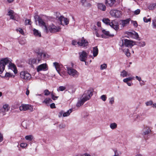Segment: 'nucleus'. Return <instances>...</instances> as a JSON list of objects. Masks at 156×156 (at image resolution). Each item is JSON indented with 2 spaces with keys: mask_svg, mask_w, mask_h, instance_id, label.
Here are the masks:
<instances>
[{
  "mask_svg": "<svg viewBox=\"0 0 156 156\" xmlns=\"http://www.w3.org/2000/svg\"><path fill=\"white\" fill-rule=\"evenodd\" d=\"M92 95L93 92L91 90L85 91L81 98L76 103V106L79 107L83 105L85 101L89 100Z\"/></svg>",
  "mask_w": 156,
  "mask_h": 156,
  "instance_id": "obj_1",
  "label": "nucleus"
},
{
  "mask_svg": "<svg viewBox=\"0 0 156 156\" xmlns=\"http://www.w3.org/2000/svg\"><path fill=\"white\" fill-rule=\"evenodd\" d=\"M8 63L9 64V67L14 69L16 68V66L14 64L12 63L10 59L8 58H5L2 59L0 61V74H2L4 71L5 65Z\"/></svg>",
  "mask_w": 156,
  "mask_h": 156,
  "instance_id": "obj_2",
  "label": "nucleus"
},
{
  "mask_svg": "<svg viewBox=\"0 0 156 156\" xmlns=\"http://www.w3.org/2000/svg\"><path fill=\"white\" fill-rule=\"evenodd\" d=\"M46 54L44 53L40 52L37 54V58H30L28 61V63L32 66L33 65H37L43 58L46 57Z\"/></svg>",
  "mask_w": 156,
  "mask_h": 156,
  "instance_id": "obj_3",
  "label": "nucleus"
},
{
  "mask_svg": "<svg viewBox=\"0 0 156 156\" xmlns=\"http://www.w3.org/2000/svg\"><path fill=\"white\" fill-rule=\"evenodd\" d=\"M119 44L121 47H122L124 46H125L126 47L131 48L135 44L134 42L131 40L128 39H124L122 40L120 42Z\"/></svg>",
  "mask_w": 156,
  "mask_h": 156,
  "instance_id": "obj_4",
  "label": "nucleus"
},
{
  "mask_svg": "<svg viewBox=\"0 0 156 156\" xmlns=\"http://www.w3.org/2000/svg\"><path fill=\"white\" fill-rule=\"evenodd\" d=\"M20 76L21 78L26 80H30L31 78V75L27 72L25 71L20 72Z\"/></svg>",
  "mask_w": 156,
  "mask_h": 156,
  "instance_id": "obj_5",
  "label": "nucleus"
},
{
  "mask_svg": "<svg viewBox=\"0 0 156 156\" xmlns=\"http://www.w3.org/2000/svg\"><path fill=\"white\" fill-rule=\"evenodd\" d=\"M49 30L51 33H55L59 32L61 28L59 27H56L53 24H52L48 28Z\"/></svg>",
  "mask_w": 156,
  "mask_h": 156,
  "instance_id": "obj_6",
  "label": "nucleus"
},
{
  "mask_svg": "<svg viewBox=\"0 0 156 156\" xmlns=\"http://www.w3.org/2000/svg\"><path fill=\"white\" fill-rule=\"evenodd\" d=\"M67 72L71 76L74 77H77L79 74L78 72L75 69L67 67Z\"/></svg>",
  "mask_w": 156,
  "mask_h": 156,
  "instance_id": "obj_7",
  "label": "nucleus"
},
{
  "mask_svg": "<svg viewBox=\"0 0 156 156\" xmlns=\"http://www.w3.org/2000/svg\"><path fill=\"white\" fill-rule=\"evenodd\" d=\"M19 108L21 111H25L28 110H29L31 111L33 110L32 106L28 104H23Z\"/></svg>",
  "mask_w": 156,
  "mask_h": 156,
  "instance_id": "obj_8",
  "label": "nucleus"
},
{
  "mask_svg": "<svg viewBox=\"0 0 156 156\" xmlns=\"http://www.w3.org/2000/svg\"><path fill=\"white\" fill-rule=\"evenodd\" d=\"M58 20L60 22V24L63 25H67L69 23V20L67 18L64 17L63 16H61L58 17Z\"/></svg>",
  "mask_w": 156,
  "mask_h": 156,
  "instance_id": "obj_9",
  "label": "nucleus"
},
{
  "mask_svg": "<svg viewBox=\"0 0 156 156\" xmlns=\"http://www.w3.org/2000/svg\"><path fill=\"white\" fill-rule=\"evenodd\" d=\"M37 21L38 22L40 26L44 27V29L47 32H49V30L45 23L44 22L42 19L39 17H38Z\"/></svg>",
  "mask_w": 156,
  "mask_h": 156,
  "instance_id": "obj_10",
  "label": "nucleus"
},
{
  "mask_svg": "<svg viewBox=\"0 0 156 156\" xmlns=\"http://www.w3.org/2000/svg\"><path fill=\"white\" fill-rule=\"evenodd\" d=\"M79 59L82 62H85L86 60L87 54V53L84 51H83L82 52L79 53Z\"/></svg>",
  "mask_w": 156,
  "mask_h": 156,
  "instance_id": "obj_11",
  "label": "nucleus"
},
{
  "mask_svg": "<svg viewBox=\"0 0 156 156\" xmlns=\"http://www.w3.org/2000/svg\"><path fill=\"white\" fill-rule=\"evenodd\" d=\"M110 14L113 16L115 17L119 18L121 16V12L116 10H111L110 12Z\"/></svg>",
  "mask_w": 156,
  "mask_h": 156,
  "instance_id": "obj_12",
  "label": "nucleus"
},
{
  "mask_svg": "<svg viewBox=\"0 0 156 156\" xmlns=\"http://www.w3.org/2000/svg\"><path fill=\"white\" fill-rule=\"evenodd\" d=\"M109 25L115 30H117L119 29L118 23L115 20H112Z\"/></svg>",
  "mask_w": 156,
  "mask_h": 156,
  "instance_id": "obj_13",
  "label": "nucleus"
},
{
  "mask_svg": "<svg viewBox=\"0 0 156 156\" xmlns=\"http://www.w3.org/2000/svg\"><path fill=\"white\" fill-rule=\"evenodd\" d=\"M48 69V66L46 64H42L38 66L37 68V72L42 71H46Z\"/></svg>",
  "mask_w": 156,
  "mask_h": 156,
  "instance_id": "obj_14",
  "label": "nucleus"
},
{
  "mask_svg": "<svg viewBox=\"0 0 156 156\" xmlns=\"http://www.w3.org/2000/svg\"><path fill=\"white\" fill-rule=\"evenodd\" d=\"M77 44L79 46L86 47L88 45V43L87 40L84 39L83 37L82 39L78 41Z\"/></svg>",
  "mask_w": 156,
  "mask_h": 156,
  "instance_id": "obj_15",
  "label": "nucleus"
},
{
  "mask_svg": "<svg viewBox=\"0 0 156 156\" xmlns=\"http://www.w3.org/2000/svg\"><path fill=\"white\" fill-rule=\"evenodd\" d=\"M151 132L150 128L147 126H144L142 130V135H147Z\"/></svg>",
  "mask_w": 156,
  "mask_h": 156,
  "instance_id": "obj_16",
  "label": "nucleus"
},
{
  "mask_svg": "<svg viewBox=\"0 0 156 156\" xmlns=\"http://www.w3.org/2000/svg\"><path fill=\"white\" fill-rule=\"evenodd\" d=\"M130 20L129 19H128L125 20H122L121 21L120 24L121 25V27H123L125 26H127L128 24L129 23Z\"/></svg>",
  "mask_w": 156,
  "mask_h": 156,
  "instance_id": "obj_17",
  "label": "nucleus"
},
{
  "mask_svg": "<svg viewBox=\"0 0 156 156\" xmlns=\"http://www.w3.org/2000/svg\"><path fill=\"white\" fill-rule=\"evenodd\" d=\"M7 15L10 16V18L11 19H12L14 20H16V16L17 15L16 14H14V11L12 10H10L8 12Z\"/></svg>",
  "mask_w": 156,
  "mask_h": 156,
  "instance_id": "obj_18",
  "label": "nucleus"
},
{
  "mask_svg": "<svg viewBox=\"0 0 156 156\" xmlns=\"http://www.w3.org/2000/svg\"><path fill=\"white\" fill-rule=\"evenodd\" d=\"M98 8L102 11H105L106 10V7L102 3H98Z\"/></svg>",
  "mask_w": 156,
  "mask_h": 156,
  "instance_id": "obj_19",
  "label": "nucleus"
},
{
  "mask_svg": "<svg viewBox=\"0 0 156 156\" xmlns=\"http://www.w3.org/2000/svg\"><path fill=\"white\" fill-rule=\"evenodd\" d=\"M115 0H106L105 4L107 6L112 7L115 2Z\"/></svg>",
  "mask_w": 156,
  "mask_h": 156,
  "instance_id": "obj_20",
  "label": "nucleus"
},
{
  "mask_svg": "<svg viewBox=\"0 0 156 156\" xmlns=\"http://www.w3.org/2000/svg\"><path fill=\"white\" fill-rule=\"evenodd\" d=\"M81 3L85 7H90L91 6V4L86 0H81Z\"/></svg>",
  "mask_w": 156,
  "mask_h": 156,
  "instance_id": "obj_21",
  "label": "nucleus"
},
{
  "mask_svg": "<svg viewBox=\"0 0 156 156\" xmlns=\"http://www.w3.org/2000/svg\"><path fill=\"white\" fill-rule=\"evenodd\" d=\"M34 34L36 37H40L41 36V32L38 30L34 29L33 30Z\"/></svg>",
  "mask_w": 156,
  "mask_h": 156,
  "instance_id": "obj_22",
  "label": "nucleus"
},
{
  "mask_svg": "<svg viewBox=\"0 0 156 156\" xmlns=\"http://www.w3.org/2000/svg\"><path fill=\"white\" fill-rule=\"evenodd\" d=\"M98 52V50L97 47L96 46L93 47V54L94 57H96L97 55Z\"/></svg>",
  "mask_w": 156,
  "mask_h": 156,
  "instance_id": "obj_23",
  "label": "nucleus"
},
{
  "mask_svg": "<svg viewBox=\"0 0 156 156\" xmlns=\"http://www.w3.org/2000/svg\"><path fill=\"white\" fill-rule=\"evenodd\" d=\"M102 32L105 35L108 37H112L114 36V35L113 34H110L108 31L103 30H102Z\"/></svg>",
  "mask_w": 156,
  "mask_h": 156,
  "instance_id": "obj_24",
  "label": "nucleus"
},
{
  "mask_svg": "<svg viewBox=\"0 0 156 156\" xmlns=\"http://www.w3.org/2000/svg\"><path fill=\"white\" fill-rule=\"evenodd\" d=\"M120 76H121L124 77L129 76V75L128 74V73L125 70H123L121 72Z\"/></svg>",
  "mask_w": 156,
  "mask_h": 156,
  "instance_id": "obj_25",
  "label": "nucleus"
},
{
  "mask_svg": "<svg viewBox=\"0 0 156 156\" xmlns=\"http://www.w3.org/2000/svg\"><path fill=\"white\" fill-rule=\"evenodd\" d=\"M102 21L106 24L109 25L111 22L108 18H106L103 19Z\"/></svg>",
  "mask_w": 156,
  "mask_h": 156,
  "instance_id": "obj_26",
  "label": "nucleus"
},
{
  "mask_svg": "<svg viewBox=\"0 0 156 156\" xmlns=\"http://www.w3.org/2000/svg\"><path fill=\"white\" fill-rule=\"evenodd\" d=\"M72 109H69L66 112H64L63 113V117H66L69 116L70 115V113L72 112Z\"/></svg>",
  "mask_w": 156,
  "mask_h": 156,
  "instance_id": "obj_27",
  "label": "nucleus"
},
{
  "mask_svg": "<svg viewBox=\"0 0 156 156\" xmlns=\"http://www.w3.org/2000/svg\"><path fill=\"white\" fill-rule=\"evenodd\" d=\"M113 151L114 152V154L118 156L121 155L122 154L121 152L117 150L116 149H113Z\"/></svg>",
  "mask_w": 156,
  "mask_h": 156,
  "instance_id": "obj_28",
  "label": "nucleus"
},
{
  "mask_svg": "<svg viewBox=\"0 0 156 156\" xmlns=\"http://www.w3.org/2000/svg\"><path fill=\"white\" fill-rule=\"evenodd\" d=\"M110 127L112 129H114L117 128V124L115 123H111L110 125Z\"/></svg>",
  "mask_w": 156,
  "mask_h": 156,
  "instance_id": "obj_29",
  "label": "nucleus"
},
{
  "mask_svg": "<svg viewBox=\"0 0 156 156\" xmlns=\"http://www.w3.org/2000/svg\"><path fill=\"white\" fill-rule=\"evenodd\" d=\"M156 8V4L154 3L151 4L148 7V8L150 10H152Z\"/></svg>",
  "mask_w": 156,
  "mask_h": 156,
  "instance_id": "obj_30",
  "label": "nucleus"
},
{
  "mask_svg": "<svg viewBox=\"0 0 156 156\" xmlns=\"http://www.w3.org/2000/svg\"><path fill=\"white\" fill-rule=\"evenodd\" d=\"M52 100L49 98H46L44 101L43 102V103H44L46 104H49L52 102Z\"/></svg>",
  "mask_w": 156,
  "mask_h": 156,
  "instance_id": "obj_31",
  "label": "nucleus"
},
{
  "mask_svg": "<svg viewBox=\"0 0 156 156\" xmlns=\"http://www.w3.org/2000/svg\"><path fill=\"white\" fill-rule=\"evenodd\" d=\"M53 65L54 66H55V68L56 70L58 72L59 70V65L58 64V63L56 62H55L53 63Z\"/></svg>",
  "mask_w": 156,
  "mask_h": 156,
  "instance_id": "obj_32",
  "label": "nucleus"
},
{
  "mask_svg": "<svg viewBox=\"0 0 156 156\" xmlns=\"http://www.w3.org/2000/svg\"><path fill=\"white\" fill-rule=\"evenodd\" d=\"M109 100V103L111 105H112L114 103L115 98L114 97L110 98H108Z\"/></svg>",
  "mask_w": 156,
  "mask_h": 156,
  "instance_id": "obj_33",
  "label": "nucleus"
},
{
  "mask_svg": "<svg viewBox=\"0 0 156 156\" xmlns=\"http://www.w3.org/2000/svg\"><path fill=\"white\" fill-rule=\"evenodd\" d=\"M66 89V87L65 86H60L57 89L58 91H62Z\"/></svg>",
  "mask_w": 156,
  "mask_h": 156,
  "instance_id": "obj_34",
  "label": "nucleus"
},
{
  "mask_svg": "<svg viewBox=\"0 0 156 156\" xmlns=\"http://www.w3.org/2000/svg\"><path fill=\"white\" fill-rule=\"evenodd\" d=\"M25 139L28 140H31L33 138V136L32 135L27 136L25 137Z\"/></svg>",
  "mask_w": 156,
  "mask_h": 156,
  "instance_id": "obj_35",
  "label": "nucleus"
},
{
  "mask_svg": "<svg viewBox=\"0 0 156 156\" xmlns=\"http://www.w3.org/2000/svg\"><path fill=\"white\" fill-rule=\"evenodd\" d=\"M2 108L7 112L10 109V107H9V105L8 104H5L4 105Z\"/></svg>",
  "mask_w": 156,
  "mask_h": 156,
  "instance_id": "obj_36",
  "label": "nucleus"
},
{
  "mask_svg": "<svg viewBox=\"0 0 156 156\" xmlns=\"http://www.w3.org/2000/svg\"><path fill=\"white\" fill-rule=\"evenodd\" d=\"M125 52V55L129 57L130 56V53L129 51V50L128 49H125L123 51Z\"/></svg>",
  "mask_w": 156,
  "mask_h": 156,
  "instance_id": "obj_37",
  "label": "nucleus"
},
{
  "mask_svg": "<svg viewBox=\"0 0 156 156\" xmlns=\"http://www.w3.org/2000/svg\"><path fill=\"white\" fill-rule=\"evenodd\" d=\"M17 31H19L21 34L23 35H24V32L23 30L21 28H19L16 30Z\"/></svg>",
  "mask_w": 156,
  "mask_h": 156,
  "instance_id": "obj_38",
  "label": "nucleus"
},
{
  "mask_svg": "<svg viewBox=\"0 0 156 156\" xmlns=\"http://www.w3.org/2000/svg\"><path fill=\"white\" fill-rule=\"evenodd\" d=\"M153 102L152 101H149L145 103V105L147 106H149L153 104Z\"/></svg>",
  "mask_w": 156,
  "mask_h": 156,
  "instance_id": "obj_39",
  "label": "nucleus"
},
{
  "mask_svg": "<svg viewBox=\"0 0 156 156\" xmlns=\"http://www.w3.org/2000/svg\"><path fill=\"white\" fill-rule=\"evenodd\" d=\"M101 99L104 101H105L107 99V97L105 95H103L101 96Z\"/></svg>",
  "mask_w": 156,
  "mask_h": 156,
  "instance_id": "obj_40",
  "label": "nucleus"
},
{
  "mask_svg": "<svg viewBox=\"0 0 156 156\" xmlns=\"http://www.w3.org/2000/svg\"><path fill=\"white\" fill-rule=\"evenodd\" d=\"M44 95L45 96L51 94L50 92L48 90L46 89L44 91Z\"/></svg>",
  "mask_w": 156,
  "mask_h": 156,
  "instance_id": "obj_41",
  "label": "nucleus"
},
{
  "mask_svg": "<svg viewBox=\"0 0 156 156\" xmlns=\"http://www.w3.org/2000/svg\"><path fill=\"white\" fill-rule=\"evenodd\" d=\"M107 67V64H103L101 66V69L103 70L105 69Z\"/></svg>",
  "mask_w": 156,
  "mask_h": 156,
  "instance_id": "obj_42",
  "label": "nucleus"
},
{
  "mask_svg": "<svg viewBox=\"0 0 156 156\" xmlns=\"http://www.w3.org/2000/svg\"><path fill=\"white\" fill-rule=\"evenodd\" d=\"M31 22L30 20L27 19L25 21V24L26 25H31Z\"/></svg>",
  "mask_w": 156,
  "mask_h": 156,
  "instance_id": "obj_43",
  "label": "nucleus"
},
{
  "mask_svg": "<svg viewBox=\"0 0 156 156\" xmlns=\"http://www.w3.org/2000/svg\"><path fill=\"white\" fill-rule=\"evenodd\" d=\"M144 21L146 23H147L148 22H151V18L147 19L146 17H144L143 18Z\"/></svg>",
  "mask_w": 156,
  "mask_h": 156,
  "instance_id": "obj_44",
  "label": "nucleus"
},
{
  "mask_svg": "<svg viewBox=\"0 0 156 156\" xmlns=\"http://www.w3.org/2000/svg\"><path fill=\"white\" fill-rule=\"evenodd\" d=\"M27 145V144L26 143H21L20 144V146L23 148H25L26 147Z\"/></svg>",
  "mask_w": 156,
  "mask_h": 156,
  "instance_id": "obj_45",
  "label": "nucleus"
},
{
  "mask_svg": "<svg viewBox=\"0 0 156 156\" xmlns=\"http://www.w3.org/2000/svg\"><path fill=\"white\" fill-rule=\"evenodd\" d=\"M51 98L53 100H55L57 99L58 97L55 96L53 94V93H52L51 94Z\"/></svg>",
  "mask_w": 156,
  "mask_h": 156,
  "instance_id": "obj_46",
  "label": "nucleus"
},
{
  "mask_svg": "<svg viewBox=\"0 0 156 156\" xmlns=\"http://www.w3.org/2000/svg\"><path fill=\"white\" fill-rule=\"evenodd\" d=\"M146 44L144 42H140L139 43L138 45L141 47H143Z\"/></svg>",
  "mask_w": 156,
  "mask_h": 156,
  "instance_id": "obj_47",
  "label": "nucleus"
},
{
  "mask_svg": "<svg viewBox=\"0 0 156 156\" xmlns=\"http://www.w3.org/2000/svg\"><path fill=\"white\" fill-rule=\"evenodd\" d=\"M152 25L154 28H156V20H153Z\"/></svg>",
  "mask_w": 156,
  "mask_h": 156,
  "instance_id": "obj_48",
  "label": "nucleus"
},
{
  "mask_svg": "<svg viewBox=\"0 0 156 156\" xmlns=\"http://www.w3.org/2000/svg\"><path fill=\"white\" fill-rule=\"evenodd\" d=\"M7 111H5V110L3 108H2L0 109V112L3 113V115H5V113Z\"/></svg>",
  "mask_w": 156,
  "mask_h": 156,
  "instance_id": "obj_49",
  "label": "nucleus"
},
{
  "mask_svg": "<svg viewBox=\"0 0 156 156\" xmlns=\"http://www.w3.org/2000/svg\"><path fill=\"white\" fill-rule=\"evenodd\" d=\"M66 127V125L64 124H60L59 126V127L60 129L64 128Z\"/></svg>",
  "mask_w": 156,
  "mask_h": 156,
  "instance_id": "obj_50",
  "label": "nucleus"
},
{
  "mask_svg": "<svg viewBox=\"0 0 156 156\" xmlns=\"http://www.w3.org/2000/svg\"><path fill=\"white\" fill-rule=\"evenodd\" d=\"M140 9H138L137 10H136L134 12V13L136 15H138L140 13Z\"/></svg>",
  "mask_w": 156,
  "mask_h": 156,
  "instance_id": "obj_51",
  "label": "nucleus"
},
{
  "mask_svg": "<svg viewBox=\"0 0 156 156\" xmlns=\"http://www.w3.org/2000/svg\"><path fill=\"white\" fill-rule=\"evenodd\" d=\"M132 23L133 24L134 26L135 27H137V24L136 21H132Z\"/></svg>",
  "mask_w": 156,
  "mask_h": 156,
  "instance_id": "obj_52",
  "label": "nucleus"
},
{
  "mask_svg": "<svg viewBox=\"0 0 156 156\" xmlns=\"http://www.w3.org/2000/svg\"><path fill=\"white\" fill-rule=\"evenodd\" d=\"M50 107L52 108H55V104L54 103H52L50 105Z\"/></svg>",
  "mask_w": 156,
  "mask_h": 156,
  "instance_id": "obj_53",
  "label": "nucleus"
},
{
  "mask_svg": "<svg viewBox=\"0 0 156 156\" xmlns=\"http://www.w3.org/2000/svg\"><path fill=\"white\" fill-rule=\"evenodd\" d=\"M3 140V137L2 134L0 133V142L2 141Z\"/></svg>",
  "mask_w": 156,
  "mask_h": 156,
  "instance_id": "obj_54",
  "label": "nucleus"
},
{
  "mask_svg": "<svg viewBox=\"0 0 156 156\" xmlns=\"http://www.w3.org/2000/svg\"><path fill=\"white\" fill-rule=\"evenodd\" d=\"M140 115L142 116L146 117V113L143 112L140 113Z\"/></svg>",
  "mask_w": 156,
  "mask_h": 156,
  "instance_id": "obj_55",
  "label": "nucleus"
},
{
  "mask_svg": "<svg viewBox=\"0 0 156 156\" xmlns=\"http://www.w3.org/2000/svg\"><path fill=\"white\" fill-rule=\"evenodd\" d=\"M127 80H128V81H131L133 79L134 77H129L128 78H126Z\"/></svg>",
  "mask_w": 156,
  "mask_h": 156,
  "instance_id": "obj_56",
  "label": "nucleus"
},
{
  "mask_svg": "<svg viewBox=\"0 0 156 156\" xmlns=\"http://www.w3.org/2000/svg\"><path fill=\"white\" fill-rule=\"evenodd\" d=\"M136 79L137 80H138L139 81H140L141 80V77H139L138 76H136Z\"/></svg>",
  "mask_w": 156,
  "mask_h": 156,
  "instance_id": "obj_57",
  "label": "nucleus"
},
{
  "mask_svg": "<svg viewBox=\"0 0 156 156\" xmlns=\"http://www.w3.org/2000/svg\"><path fill=\"white\" fill-rule=\"evenodd\" d=\"M63 112L62 111L60 112L58 115L59 117H61L62 116V115L63 114Z\"/></svg>",
  "mask_w": 156,
  "mask_h": 156,
  "instance_id": "obj_58",
  "label": "nucleus"
},
{
  "mask_svg": "<svg viewBox=\"0 0 156 156\" xmlns=\"http://www.w3.org/2000/svg\"><path fill=\"white\" fill-rule=\"evenodd\" d=\"M77 43L76 42V41H74V40L72 41V44L73 45H76V44Z\"/></svg>",
  "mask_w": 156,
  "mask_h": 156,
  "instance_id": "obj_59",
  "label": "nucleus"
},
{
  "mask_svg": "<svg viewBox=\"0 0 156 156\" xmlns=\"http://www.w3.org/2000/svg\"><path fill=\"white\" fill-rule=\"evenodd\" d=\"M10 76V74L9 73H6L5 75V77H9Z\"/></svg>",
  "mask_w": 156,
  "mask_h": 156,
  "instance_id": "obj_60",
  "label": "nucleus"
},
{
  "mask_svg": "<svg viewBox=\"0 0 156 156\" xmlns=\"http://www.w3.org/2000/svg\"><path fill=\"white\" fill-rule=\"evenodd\" d=\"M135 119H140V116L138 115H137L135 116Z\"/></svg>",
  "mask_w": 156,
  "mask_h": 156,
  "instance_id": "obj_61",
  "label": "nucleus"
},
{
  "mask_svg": "<svg viewBox=\"0 0 156 156\" xmlns=\"http://www.w3.org/2000/svg\"><path fill=\"white\" fill-rule=\"evenodd\" d=\"M19 42L22 45L23 44H25V42H24V41H23H23H20Z\"/></svg>",
  "mask_w": 156,
  "mask_h": 156,
  "instance_id": "obj_62",
  "label": "nucleus"
},
{
  "mask_svg": "<svg viewBox=\"0 0 156 156\" xmlns=\"http://www.w3.org/2000/svg\"><path fill=\"white\" fill-rule=\"evenodd\" d=\"M123 81L124 82L126 83H127L128 82V80H127V79H126V78H125V79H123Z\"/></svg>",
  "mask_w": 156,
  "mask_h": 156,
  "instance_id": "obj_63",
  "label": "nucleus"
},
{
  "mask_svg": "<svg viewBox=\"0 0 156 156\" xmlns=\"http://www.w3.org/2000/svg\"><path fill=\"white\" fill-rule=\"evenodd\" d=\"M29 93H30L29 90L28 89H27V91L26 92V95H28L29 94Z\"/></svg>",
  "mask_w": 156,
  "mask_h": 156,
  "instance_id": "obj_64",
  "label": "nucleus"
}]
</instances>
